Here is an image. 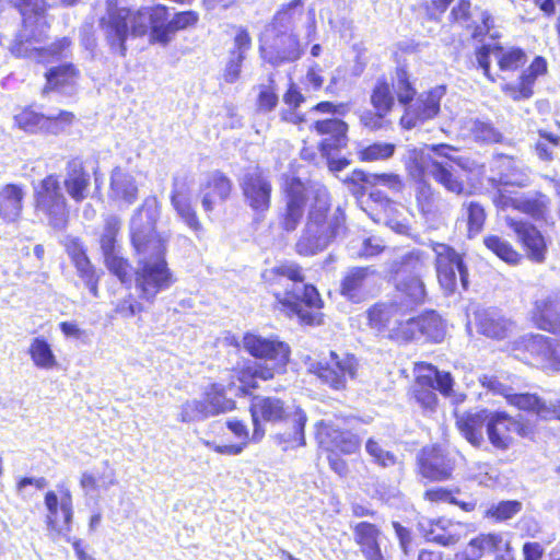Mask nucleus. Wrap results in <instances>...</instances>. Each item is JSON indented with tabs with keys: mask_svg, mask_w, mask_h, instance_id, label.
<instances>
[{
	"mask_svg": "<svg viewBox=\"0 0 560 560\" xmlns=\"http://www.w3.org/2000/svg\"><path fill=\"white\" fill-rule=\"evenodd\" d=\"M276 299V306L287 315H296L306 325H319L323 301L315 287L305 283L302 268L293 261L281 262L262 273Z\"/></svg>",
	"mask_w": 560,
	"mask_h": 560,
	"instance_id": "nucleus-1",
	"label": "nucleus"
},
{
	"mask_svg": "<svg viewBox=\"0 0 560 560\" xmlns=\"http://www.w3.org/2000/svg\"><path fill=\"white\" fill-rule=\"evenodd\" d=\"M12 2L23 18V28L12 44L11 52L16 57L30 58L44 65L67 58L71 46L68 37L58 39L49 47L34 46L43 42L48 27L45 19V0H12Z\"/></svg>",
	"mask_w": 560,
	"mask_h": 560,
	"instance_id": "nucleus-2",
	"label": "nucleus"
},
{
	"mask_svg": "<svg viewBox=\"0 0 560 560\" xmlns=\"http://www.w3.org/2000/svg\"><path fill=\"white\" fill-rule=\"evenodd\" d=\"M346 214L337 208L330 209V196L326 187L314 190V201L310 205L306 223L295 243L300 256H314L346 234Z\"/></svg>",
	"mask_w": 560,
	"mask_h": 560,
	"instance_id": "nucleus-3",
	"label": "nucleus"
},
{
	"mask_svg": "<svg viewBox=\"0 0 560 560\" xmlns=\"http://www.w3.org/2000/svg\"><path fill=\"white\" fill-rule=\"evenodd\" d=\"M250 413L254 424V440L258 441L265 434L260 420L267 422L283 421L288 429L275 436L282 450H293L305 445L304 428L307 417L301 408L295 407L291 411L289 408H284L283 402L278 398L256 396L250 404Z\"/></svg>",
	"mask_w": 560,
	"mask_h": 560,
	"instance_id": "nucleus-4",
	"label": "nucleus"
},
{
	"mask_svg": "<svg viewBox=\"0 0 560 560\" xmlns=\"http://www.w3.org/2000/svg\"><path fill=\"white\" fill-rule=\"evenodd\" d=\"M302 0H291L273 18L267 28L265 40L260 46L261 57L272 66L293 62L302 56L298 37L293 34V25L302 16Z\"/></svg>",
	"mask_w": 560,
	"mask_h": 560,
	"instance_id": "nucleus-5",
	"label": "nucleus"
},
{
	"mask_svg": "<svg viewBox=\"0 0 560 560\" xmlns=\"http://www.w3.org/2000/svg\"><path fill=\"white\" fill-rule=\"evenodd\" d=\"M369 318L374 325L387 328L406 340L423 337L433 342H441L446 334L443 319L433 311L404 319L397 304L383 303L369 311Z\"/></svg>",
	"mask_w": 560,
	"mask_h": 560,
	"instance_id": "nucleus-6",
	"label": "nucleus"
},
{
	"mask_svg": "<svg viewBox=\"0 0 560 560\" xmlns=\"http://www.w3.org/2000/svg\"><path fill=\"white\" fill-rule=\"evenodd\" d=\"M152 13L144 8L132 11L124 5L122 0H106L105 12L98 20V27L105 36L110 50L124 57L127 51L126 40L129 34L141 36L149 28Z\"/></svg>",
	"mask_w": 560,
	"mask_h": 560,
	"instance_id": "nucleus-7",
	"label": "nucleus"
},
{
	"mask_svg": "<svg viewBox=\"0 0 560 560\" xmlns=\"http://www.w3.org/2000/svg\"><path fill=\"white\" fill-rule=\"evenodd\" d=\"M151 249L136 253L137 268L135 284L139 296L153 302L155 296L172 287L174 277L165 259L167 246L164 243H154Z\"/></svg>",
	"mask_w": 560,
	"mask_h": 560,
	"instance_id": "nucleus-8",
	"label": "nucleus"
},
{
	"mask_svg": "<svg viewBox=\"0 0 560 560\" xmlns=\"http://www.w3.org/2000/svg\"><path fill=\"white\" fill-rule=\"evenodd\" d=\"M402 162L408 175L413 180H423L430 177L450 194L455 196L469 194L464 180L445 159L438 158L435 154H425L423 150L412 148L407 150Z\"/></svg>",
	"mask_w": 560,
	"mask_h": 560,
	"instance_id": "nucleus-9",
	"label": "nucleus"
},
{
	"mask_svg": "<svg viewBox=\"0 0 560 560\" xmlns=\"http://www.w3.org/2000/svg\"><path fill=\"white\" fill-rule=\"evenodd\" d=\"M243 346L253 357L266 361V365L259 364L253 368L252 374L254 377L264 381L270 380L289 361L290 348L280 340L264 338L255 334H246L243 338Z\"/></svg>",
	"mask_w": 560,
	"mask_h": 560,
	"instance_id": "nucleus-10",
	"label": "nucleus"
},
{
	"mask_svg": "<svg viewBox=\"0 0 560 560\" xmlns=\"http://www.w3.org/2000/svg\"><path fill=\"white\" fill-rule=\"evenodd\" d=\"M160 218V203L155 196L147 197L137 208L130 219L129 230L131 244L136 253L151 249L154 243H164L167 246V236L155 232Z\"/></svg>",
	"mask_w": 560,
	"mask_h": 560,
	"instance_id": "nucleus-11",
	"label": "nucleus"
},
{
	"mask_svg": "<svg viewBox=\"0 0 560 560\" xmlns=\"http://www.w3.org/2000/svg\"><path fill=\"white\" fill-rule=\"evenodd\" d=\"M36 211L55 230H63L69 212L66 197L57 175L50 174L35 187Z\"/></svg>",
	"mask_w": 560,
	"mask_h": 560,
	"instance_id": "nucleus-12",
	"label": "nucleus"
},
{
	"mask_svg": "<svg viewBox=\"0 0 560 560\" xmlns=\"http://www.w3.org/2000/svg\"><path fill=\"white\" fill-rule=\"evenodd\" d=\"M322 185L307 186L299 177L284 176L282 192L284 208L280 212V225L287 232H293L299 226L305 213V207L314 201V190Z\"/></svg>",
	"mask_w": 560,
	"mask_h": 560,
	"instance_id": "nucleus-13",
	"label": "nucleus"
},
{
	"mask_svg": "<svg viewBox=\"0 0 560 560\" xmlns=\"http://www.w3.org/2000/svg\"><path fill=\"white\" fill-rule=\"evenodd\" d=\"M308 370L323 384L335 390H341L346 388L349 381L357 377L359 360L350 353L330 351L328 358L311 363Z\"/></svg>",
	"mask_w": 560,
	"mask_h": 560,
	"instance_id": "nucleus-14",
	"label": "nucleus"
},
{
	"mask_svg": "<svg viewBox=\"0 0 560 560\" xmlns=\"http://www.w3.org/2000/svg\"><path fill=\"white\" fill-rule=\"evenodd\" d=\"M74 121L71 112L60 110L57 115H44L33 106L21 107L13 116L16 128L28 135L58 136L67 132Z\"/></svg>",
	"mask_w": 560,
	"mask_h": 560,
	"instance_id": "nucleus-15",
	"label": "nucleus"
},
{
	"mask_svg": "<svg viewBox=\"0 0 560 560\" xmlns=\"http://www.w3.org/2000/svg\"><path fill=\"white\" fill-rule=\"evenodd\" d=\"M45 523L51 536H67L71 532L73 502L70 489L60 483L56 491H47L44 498Z\"/></svg>",
	"mask_w": 560,
	"mask_h": 560,
	"instance_id": "nucleus-16",
	"label": "nucleus"
},
{
	"mask_svg": "<svg viewBox=\"0 0 560 560\" xmlns=\"http://www.w3.org/2000/svg\"><path fill=\"white\" fill-rule=\"evenodd\" d=\"M432 250L435 254V268L438 280L445 294L456 291L459 282L464 290L468 288V270L462 256L451 246L443 243H433Z\"/></svg>",
	"mask_w": 560,
	"mask_h": 560,
	"instance_id": "nucleus-17",
	"label": "nucleus"
},
{
	"mask_svg": "<svg viewBox=\"0 0 560 560\" xmlns=\"http://www.w3.org/2000/svg\"><path fill=\"white\" fill-rule=\"evenodd\" d=\"M476 59L485 75L489 80L494 81L495 79L490 72L492 60L497 61L500 71L513 72L526 63L527 56L521 48H503L494 44L481 46L476 52Z\"/></svg>",
	"mask_w": 560,
	"mask_h": 560,
	"instance_id": "nucleus-18",
	"label": "nucleus"
},
{
	"mask_svg": "<svg viewBox=\"0 0 560 560\" xmlns=\"http://www.w3.org/2000/svg\"><path fill=\"white\" fill-rule=\"evenodd\" d=\"M444 94V85L421 93L413 103H409L405 107V113L400 118L401 127L410 130L419 124L433 119L440 112V103Z\"/></svg>",
	"mask_w": 560,
	"mask_h": 560,
	"instance_id": "nucleus-19",
	"label": "nucleus"
},
{
	"mask_svg": "<svg viewBox=\"0 0 560 560\" xmlns=\"http://www.w3.org/2000/svg\"><path fill=\"white\" fill-rule=\"evenodd\" d=\"M505 222L508 228L514 232L526 257L532 262L544 264L547 258L548 245L541 231L529 222L510 217H506Z\"/></svg>",
	"mask_w": 560,
	"mask_h": 560,
	"instance_id": "nucleus-20",
	"label": "nucleus"
},
{
	"mask_svg": "<svg viewBox=\"0 0 560 560\" xmlns=\"http://www.w3.org/2000/svg\"><path fill=\"white\" fill-rule=\"evenodd\" d=\"M241 186L248 206L257 214H265L270 208L272 191L269 178L256 170L244 175Z\"/></svg>",
	"mask_w": 560,
	"mask_h": 560,
	"instance_id": "nucleus-21",
	"label": "nucleus"
},
{
	"mask_svg": "<svg viewBox=\"0 0 560 560\" xmlns=\"http://www.w3.org/2000/svg\"><path fill=\"white\" fill-rule=\"evenodd\" d=\"M419 472L432 481L447 480L454 470V462L436 446L422 448L418 455Z\"/></svg>",
	"mask_w": 560,
	"mask_h": 560,
	"instance_id": "nucleus-22",
	"label": "nucleus"
},
{
	"mask_svg": "<svg viewBox=\"0 0 560 560\" xmlns=\"http://www.w3.org/2000/svg\"><path fill=\"white\" fill-rule=\"evenodd\" d=\"M532 320L542 330L555 329L560 319V292L545 290L536 295L530 312Z\"/></svg>",
	"mask_w": 560,
	"mask_h": 560,
	"instance_id": "nucleus-23",
	"label": "nucleus"
},
{
	"mask_svg": "<svg viewBox=\"0 0 560 560\" xmlns=\"http://www.w3.org/2000/svg\"><path fill=\"white\" fill-rule=\"evenodd\" d=\"M317 439L331 453L353 454L360 448V440L355 434L340 430L330 421L319 423Z\"/></svg>",
	"mask_w": 560,
	"mask_h": 560,
	"instance_id": "nucleus-24",
	"label": "nucleus"
},
{
	"mask_svg": "<svg viewBox=\"0 0 560 560\" xmlns=\"http://www.w3.org/2000/svg\"><path fill=\"white\" fill-rule=\"evenodd\" d=\"M547 72V61L537 56L529 67L524 70L516 82H509L502 85V91L513 101L528 100L533 96V86L538 77Z\"/></svg>",
	"mask_w": 560,
	"mask_h": 560,
	"instance_id": "nucleus-25",
	"label": "nucleus"
},
{
	"mask_svg": "<svg viewBox=\"0 0 560 560\" xmlns=\"http://www.w3.org/2000/svg\"><path fill=\"white\" fill-rule=\"evenodd\" d=\"M525 349L532 355L534 363L545 371L560 370V355L552 338L544 335H533L525 339Z\"/></svg>",
	"mask_w": 560,
	"mask_h": 560,
	"instance_id": "nucleus-26",
	"label": "nucleus"
},
{
	"mask_svg": "<svg viewBox=\"0 0 560 560\" xmlns=\"http://www.w3.org/2000/svg\"><path fill=\"white\" fill-rule=\"evenodd\" d=\"M171 203L179 219L196 234L202 231V225L190 202L189 190L185 178L174 177Z\"/></svg>",
	"mask_w": 560,
	"mask_h": 560,
	"instance_id": "nucleus-27",
	"label": "nucleus"
},
{
	"mask_svg": "<svg viewBox=\"0 0 560 560\" xmlns=\"http://www.w3.org/2000/svg\"><path fill=\"white\" fill-rule=\"evenodd\" d=\"M138 185L135 177L121 167L112 171L108 190L109 200L118 207H129L138 199Z\"/></svg>",
	"mask_w": 560,
	"mask_h": 560,
	"instance_id": "nucleus-28",
	"label": "nucleus"
},
{
	"mask_svg": "<svg viewBox=\"0 0 560 560\" xmlns=\"http://www.w3.org/2000/svg\"><path fill=\"white\" fill-rule=\"evenodd\" d=\"M80 72L71 62L51 66L45 73L46 84L43 94L58 92L71 95L74 92Z\"/></svg>",
	"mask_w": 560,
	"mask_h": 560,
	"instance_id": "nucleus-29",
	"label": "nucleus"
},
{
	"mask_svg": "<svg viewBox=\"0 0 560 560\" xmlns=\"http://www.w3.org/2000/svg\"><path fill=\"white\" fill-rule=\"evenodd\" d=\"M314 130L325 136L319 147L324 155H329L331 151L345 148L348 142V125L337 118L317 120L313 125Z\"/></svg>",
	"mask_w": 560,
	"mask_h": 560,
	"instance_id": "nucleus-30",
	"label": "nucleus"
},
{
	"mask_svg": "<svg viewBox=\"0 0 560 560\" xmlns=\"http://www.w3.org/2000/svg\"><path fill=\"white\" fill-rule=\"evenodd\" d=\"M90 180V174L80 159L67 163L63 186L72 200L81 202L88 197Z\"/></svg>",
	"mask_w": 560,
	"mask_h": 560,
	"instance_id": "nucleus-31",
	"label": "nucleus"
},
{
	"mask_svg": "<svg viewBox=\"0 0 560 560\" xmlns=\"http://www.w3.org/2000/svg\"><path fill=\"white\" fill-rule=\"evenodd\" d=\"M456 424L463 436L474 446L480 447L485 441L483 427L488 428L490 411L481 409L475 412L455 413Z\"/></svg>",
	"mask_w": 560,
	"mask_h": 560,
	"instance_id": "nucleus-32",
	"label": "nucleus"
},
{
	"mask_svg": "<svg viewBox=\"0 0 560 560\" xmlns=\"http://www.w3.org/2000/svg\"><path fill=\"white\" fill-rule=\"evenodd\" d=\"M232 189L231 180L214 172L209 175L207 182L201 186V206L205 212H212L217 205L224 202Z\"/></svg>",
	"mask_w": 560,
	"mask_h": 560,
	"instance_id": "nucleus-33",
	"label": "nucleus"
},
{
	"mask_svg": "<svg viewBox=\"0 0 560 560\" xmlns=\"http://www.w3.org/2000/svg\"><path fill=\"white\" fill-rule=\"evenodd\" d=\"M475 326L479 334L491 339H504L512 323L495 310H480L475 313Z\"/></svg>",
	"mask_w": 560,
	"mask_h": 560,
	"instance_id": "nucleus-34",
	"label": "nucleus"
},
{
	"mask_svg": "<svg viewBox=\"0 0 560 560\" xmlns=\"http://www.w3.org/2000/svg\"><path fill=\"white\" fill-rule=\"evenodd\" d=\"M381 530L371 523L360 522L353 527V539L365 560H384L380 546Z\"/></svg>",
	"mask_w": 560,
	"mask_h": 560,
	"instance_id": "nucleus-35",
	"label": "nucleus"
},
{
	"mask_svg": "<svg viewBox=\"0 0 560 560\" xmlns=\"http://www.w3.org/2000/svg\"><path fill=\"white\" fill-rule=\"evenodd\" d=\"M429 256L420 250H410L390 261L388 271L393 278L422 277L428 268Z\"/></svg>",
	"mask_w": 560,
	"mask_h": 560,
	"instance_id": "nucleus-36",
	"label": "nucleus"
},
{
	"mask_svg": "<svg viewBox=\"0 0 560 560\" xmlns=\"http://www.w3.org/2000/svg\"><path fill=\"white\" fill-rule=\"evenodd\" d=\"M460 129L464 136L470 137L477 142L500 143L503 140L502 133L491 121L478 117L462 118Z\"/></svg>",
	"mask_w": 560,
	"mask_h": 560,
	"instance_id": "nucleus-37",
	"label": "nucleus"
},
{
	"mask_svg": "<svg viewBox=\"0 0 560 560\" xmlns=\"http://www.w3.org/2000/svg\"><path fill=\"white\" fill-rule=\"evenodd\" d=\"M512 418L502 411H490L488 439L498 450H508L512 443Z\"/></svg>",
	"mask_w": 560,
	"mask_h": 560,
	"instance_id": "nucleus-38",
	"label": "nucleus"
},
{
	"mask_svg": "<svg viewBox=\"0 0 560 560\" xmlns=\"http://www.w3.org/2000/svg\"><path fill=\"white\" fill-rule=\"evenodd\" d=\"M463 534V525L446 518H440L430 523V528L424 536L428 541L447 547L459 541Z\"/></svg>",
	"mask_w": 560,
	"mask_h": 560,
	"instance_id": "nucleus-39",
	"label": "nucleus"
},
{
	"mask_svg": "<svg viewBox=\"0 0 560 560\" xmlns=\"http://www.w3.org/2000/svg\"><path fill=\"white\" fill-rule=\"evenodd\" d=\"M24 191L22 187L8 184L0 188V218L7 222H15L22 212Z\"/></svg>",
	"mask_w": 560,
	"mask_h": 560,
	"instance_id": "nucleus-40",
	"label": "nucleus"
},
{
	"mask_svg": "<svg viewBox=\"0 0 560 560\" xmlns=\"http://www.w3.org/2000/svg\"><path fill=\"white\" fill-rule=\"evenodd\" d=\"M102 466V469L96 468L93 471H84L81 475L80 486L85 494L107 490L117 483L115 469L109 466L108 462H103Z\"/></svg>",
	"mask_w": 560,
	"mask_h": 560,
	"instance_id": "nucleus-41",
	"label": "nucleus"
},
{
	"mask_svg": "<svg viewBox=\"0 0 560 560\" xmlns=\"http://www.w3.org/2000/svg\"><path fill=\"white\" fill-rule=\"evenodd\" d=\"M374 275L375 270L371 267L351 268L341 282V294L353 302H359L362 289L369 278Z\"/></svg>",
	"mask_w": 560,
	"mask_h": 560,
	"instance_id": "nucleus-42",
	"label": "nucleus"
},
{
	"mask_svg": "<svg viewBox=\"0 0 560 560\" xmlns=\"http://www.w3.org/2000/svg\"><path fill=\"white\" fill-rule=\"evenodd\" d=\"M508 546L500 534H480L467 545L471 560H479L487 553H499Z\"/></svg>",
	"mask_w": 560,
	"mask_h": 560,
	"instance_id": "nucleus-43",
	"label": "nucleus"
},
{
	"mask_svg": "<svg viewBox=\"0 0 560 560\" xmlns=\"http://www.w3.org/2000/svg\"><path fill=\"white\" fill-rule=\"evenodd\" d=\"M144 10L152 13L149 22V27H151V38L154 42L166 45L176 32L170 21L165 22L167 15L166 8L158 5L154 8H144Z\"/></svg>",
	"mask_w": 560,
	"mask_h": 560,
	"instance_id": "nucleus-44",
	"label": "nucleus"
},
{
	"mask_svg": "<svg viewBox=\"0 0 560 560\" xmlns=\"http://www.w3.org/2000/svg\"><path fill=\"white\" fill-rule=\"evenodd\" d=\"M463 217L467 222V236L474 238L481 233L487 219L483 206L479 201H464L462 205Z\"/></svg>",
	"mask_w": 560,
	"mask_h": 560,
	"instance_id": "nucleus-45",
	"label": "nucleus"
},
{
	"mask_svg": "<svg viewBox=\"0 0 560 560\" xmlns=\"http://www.w3.org/2000/svg\"><path fill=\"white\" fill-rule=\"evenodd\" d=\"M202 398L206 402V407H208V410L211 412V417L230 411L234 409L235 406L232 399L225 397L224 387L219 384L209 385Z\"/></svg>",
	"mask_w": 560,
	"mask_h": 560,
	"instance_id": "nucleus-46",
	"label": "nucleus"
},
{
	"mask_svg": "<svg viewBox=\"0 0 560 560\" xmlns=\"http://www.w3.org/2000/svg\"><path fill=\"white\" fill-rule=\"evenodd\" d=\"M427 373L419 374V384L432 385L442 395L450 396L453 390L454 380L448 372L439 371L433 365L423 368Z\"/></svg>",
	"mask_w": 560,
	"mask_h": 560,
	"instance_id": "nucleus-47",
	"label": "nucleus"
},
{
	"mask_svg": "<svg viewBox=\"0 0 560 560\" xmlns=\"http://www.w3.org/2000/svg\"><path fill=\"white\" fill-rule=\"evenodd\" d=\"M28 353L35 366L44 370H50L57 365V359L50 345L43 337H36L32 340Z\"/></svg>",
	"mask_w": 560,
	"mask_h": 560,
	"instance_id": "nucleus-48",
	"label": "nucleus"
},
{
	"mask_svg": "<svg viewBox=\"0 0 560 560\" xmlns=\"http://www.w3.org/2000/svg\"><path fill=\"white\" fill-rule=\"evenodd\" d=\"M416 182L419 184L416 199L420 211L424 215L435 214L439 211V202L442 199L441 194L427 182V178Z\"/></svg>",
	"mask_w": 560,
	"mask_h": 560,
	"instance_id": "nucleus-49",
	"label": "nucleus"
},
{
	"mask_svg": "<svg viewBox=\"0 0 560 560\" xmlns=\"http://www.w3.org/2000/svg\"><path fill=\"white\" fill-rule=\"evenodd\" d=\"M121 229V220L116 214H108L104 219V226L100 236V246L102 254L119 250L117 236Z\"/></svg>",
	"mask_w": 560,
	"mask_h": 560,
	"instance_id": "nucleus-50",
	"label": "nucleus"
},
{
	"mask_svg": "<svg viewBox=\"0 0 560 560\" xmlns=\"http://www.w3.org/2000/svg\"><path fill=\"white\" fill-rule=\"evenodd\" d=\"M485 246L491 250L501 260L510 265H518L522 261V255L504 238L498 235H488L483 238Z\"/></svg>",
	"mask_w": 560,
	"mask_h": 560,
	"instance_id": "nucleus-51",
	"label": "nucleus"
},
{
	"mask_svg": "<svg viewBox=\"0 0 560 560\" xmlns=\"http://www.w3.org/2000/svg\"><path fill=\"white\" fill-rule=\"evenodd\" d=\"M397 290L402 293L410 304H419L424 302L427 292L421 277H400L394 278Z\"/></svg>",
	"mask_w": 560,
	"mask_h": 560,
	"instance_id": "nucleus-52",
	"label": "nucleus"
},
{
	"mask_svg": "<svg viewBox=\"0 0 560 560\" xmlns=\"http://www.w3.org/2000/svg\"><path fill=\"white\" fill-rule=\"evenodd\" d=\"M425 149L429 152H432L438 158L447 160L452 165L456 164L458 167L466 172H474L476 170V163L474 161H470L468 158L458 156L454 153L457 152V149L455 147H452L446 143H439V144H428L425 145Z\"/></svg>",
	"mask_w": 560,
	"mask_h": 560,
	"instance_id": "nucleus-53",
	"label": "nucleus"
},
{
	"mask_svg": "<svg viewBox=\"0 0 560 560\" xmlns=\"http://www.w3.org/2000/svg\"><path fill=\"white\" fill-rule=\"evenodd\" d=\"M395 103L390 85L378 80L371 94V104L380 115H387Z\"/></svg>",
	"mask_w": 560,
	"mask_h": 560,
	"instance_id": "nucleus-54",
	"label": "nucleus"
},
{
	"mask_svg": "<svg viewBox=\"0 0 560 560\" xmlns=\"http://www.w3.org/2000/svg\"><path fill=\"white\" fill-rule=\"evenodd\" d=\"M352 180H361L371 186H384L393 191H400L402 188L400 177L393 173L366 174L358 171L353 173Z\"/></svg>",
	"mask_w": 560,
	"mask_h": 560,
	"instance_id": "nucleus-55",
	"label": "nucleus"
},
{
	"mask_svg": "<svg viewBox=\"0 0 560 560\" xmlns=\"http://www.w3.org/2000/svg\"><path fill=\"white\" fill-rule=\"evenodd\" d=\"M549 199L542 194L535 196H518L517 211L528 214L534 219L544 218L548 210Z\"/></svg>",
	"mask_w": 560,
	"mask_h": 560,
	"instance_id": "nucleus-56",
	"label": "nucleus"
},
{
	"mask_svg": "<svg viewBox=\"0 0 560 560\" xmlns=\"http://www.w3.org/2000/svg\"><path fill=\"white\" fill-rule=\"evenodd\" d=\"M209 417H211V412L206 407L203 398H201L185 401L180 407L178 420L188 423L202 421Z\"/></svg>",
	"mask_w": 560,
	"mask_h": 560,
	"instance_id": "nucleus-57",
	"label": "nucleus"
},
{
	"mask_svg": "<svg viewBox=\"0 0 560 560\" xmlns=\"http://www.w3.org/2000/svg\"><path fill=\"white\" fill-rule=\"evenodd\" d=\"M107 269L115 275L122 283L130 281V264L125 259L120 249L103 255Z\"/></svg>",
	"mask_w": 560,
	"mask_h": 560,
	"instance_id": "nucleus-58",
	"label": "nucleus"
},
{
	"mask_svg": "<svg viewBox=\"0 0 560 560\" xmlns=\"http://www.w3.org/2000/svg\"><path fill=\"white\" fill-rule=\"evenodd\" d=\"M396 145L387 142H375L359 153L360 159L365 162L384 161L390 159L395 153Z\"/></svg>",
	"mask_w": 560,
	"mask_h": 560,
	"instance_id": "nucleus-59",
	"label": "nucleus"
},
{
	"mask_svg": "<svg viewBox=\"0 0 560 560\" xmlns=\"http://www.w3.org/2000/svg\"><path fill=\"white\" fill-rule=\"evenodd\" d=\"M398 102L405 107L413 100L416 90L411 85L408 74L404 69H397L396 81L393 84Z\"/></svg>",
	"mask_w": 560,
	"mask_h": 560,
	"instance_id": "nucleus-60",
	"label": "nucleus"
},
{
	"mask_svg": "<svg viewBox=\"0 0 560 560\" xmlns=\"http://www.w3.org/2000/svg\"><path fill=\"white\" fill-rule=\"evenodd\" d=\"M540 139L535 145L537 156L542 161L553 159L555 149L559 145L560 138L547 131L539 130Z\"/></svg>",
	"mask_w": 560,
	"mask_h": 560,
	"instance_id": "nucleus-61",
	"label": "nucleus"
},
{
	"mask_svg": "<svg viewBox=\"0 0 560 560\" xmlns=\"http://www.w3.org/2000/svg\"><path fill=\"white\" fill-rule=\"evenodd\" d=\"M434 390L435 388L432 385L419 384V376L417 377L413 390L415 398L424 411L432 412L438 406V396Z\"/></svg>",
	"mask_w": 560,
	"mask_h": 560,
	"instance_id": "nucleus-62",
	"label": "nucleus"
},
{
	"mask_svg": "<svg viewBox=\"0 0 560 560\" xmlns=\"http://www.w3.org/2000/svg\"><path fill=\"white\" fill-rule=\"evenodd\" d=\"M522 504L518 501H501L486 511V516L495 521H506L521 511Z\"/></svg>",
	"mask_w": 560,
	"mask_h": 560,
	"instance_id": "nucleus-63",
	"label": "nucleus"
},
{
	"mask_svg": "<svg viewBox=\"0 0 560 560\" xmlns=\"http://www.w3.org/2000/svg\"><path fill=\"white\" fill-rule=\"evenodd\" d=\"M508 401L522 410L536 411L539 416V411L542 409V401L536 395L522 393L516 394L510 392V395L506 397Z\"/></svg>",
	"mask_w": 560,
	"mask_h": 560,
	"instance_id": "nucleus-64",
	"label": "nucleus"
}]
</instances>
